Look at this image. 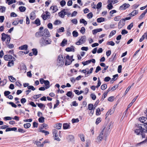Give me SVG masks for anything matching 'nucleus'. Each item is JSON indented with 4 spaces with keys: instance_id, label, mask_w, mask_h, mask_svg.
Returning a JSON list of instances; mask_svg holds the SVG:
<instances>
[{
    "instance_id": "1",
    "label": "nucleus",
    "mask_w": 147,
    "mask_h": 147,
    "mask_svg": "<svg viewBox=\"0 0 147 147\" xmlns=\"http://www.w3.org/2000/svg\"><path fill=\"white\" fill-rule=\"evenodd\" d=\"M134 132L137 135H141L142 138H144V132H147V126L143 124H136Z\"/></svg>"
},
{
    "instance_id": "2",
    "label": "nucleus",
    "mask_w": 147,
    "mask_h": 147,
    "mask_svg": "<svg viewBox=\"0 0 147 147\" xmlns=\"http://www.w3.org/2000/svg\"><path fill=\"white\" fill-rule=\"evenodd\" d=\"M51 42L50 39L43 37L40 40V43L41 45L43 46H45L48 44H50Z\"/></svg>"
},
{
    "instance_id": "3",
    "label": "nucleus",
    "mask_w": 147,
    "mask_h": 147,
    "mask_svg": "<svg viewBox=\"0 0 147 147\" xmlns=\"http://www.w3.org/2000/svg\"><path fill=\"white\" fill-rule=\"evenodd\" d=\"M86 40V37L85 36H81L80 40L76 44V45H79L84 43Z\"/></svg>"
},
{
    "instance_id": "4",
    "label": "nucleus",
    "mask_w": 147,
    "mask_h": 147,
    "mask_svg": "<svg viewBox=\"0 0 147 147\" xmlns=\"http://www.w3.org/2000/svg\"><path fill=\"white\" fill-rule=\"evenodd\" d=\"M63 60V59L62 55H59L58 57L57 60V65L59 66L63 65L64 64Z\"/></svg>"
},
{
    "instance_id": "5",
    "label": "nucleus",
    "mask_w": 147,
    "mask_h": 147,
    "mask_svg": "<svg viewBox=\"0 0 147 147\" xmlns=\"http://www.w3.org/2000/svg\"><path fill=\"white\" fill-rule=\"evenodd\" d=\"M14 58L12 55H10L7 54L4 55L3 57L5 61H10L11 59Z\"/></svg>"
},
{
    "instance_id": "6",
    "label": "nucleus",
    "mask_w": 147,
    "mask_h": 147,
    "mask_svg": "<svg viewBox=\"0 0 147 147\" xmlns=\"http://www.w3.org/2000/svg\"><path fill=\"white\" fill-rule=\"evenodd\" d=\"M46 14H42L41 17L44 20H46L47 18H49L50 16V13L48 11H46L45 12Z\"/></svg>"
},
{
    "instance_id": "7",
    "label": "nucleus",
    "mask_w": 147,
    "mask_h": 147,
    "mask_svg": "<svg viewBox=\"0 0 147 147\" xmlns=\"http://www.w3.org/2000/svg\"><path fill=\"white\" fill-rule=\"evenodd\" d=\"M125 24L124 20L122 19L120 20L118 23V28L120 29L122 28Z\"/></svg>"
},
{
    "instance_id": "8",
    "label": "nucleus",
    "mask_w": 147,
    "mask_h": 147,
    "mask_svg": "<svg viewBox=\"0 0 147 147\" xmlns=\"http://www.w3.org/2000/svg\"><path fill=\"white\" fill-rule=\"evenodd\" d=\"M16 59L15 58H13V59H11L10 61H9L7 65V66L9 67H10L13 66L14 65V61H15Z\"/></svg>"
},
{
    "instance_id": "9",
    "label": "nucleus",
    "mask_w": 147,
    "mask_h": 147,
    "mask_svg": "<svg viewBox=\"0 0 147 147\" xmlns=\"http://www.w3.org/2000/svg\"><path fill=\"white\" fill-rule=\"evenodd\" d=\"M129 6L130 5L129 4L125 3L120 6V9H125Z\"/></svg>"
},
{
    "instance_id": "10",
    "label": "nucleus",
    "mask_w": 147,
    "mask_h": 147,
    "mask_svg": "<svg viewBox=\"0 0 147 147\" xmlns=\"http://www.w3.org/2000/svg\"><path fill=\"white\" fill-rule=\"evenodd\" d=\"M2 36L1 38L2 41L4 42L6 40V39L8 38L9 35L7 34H5L4 33H3L1 34Z\"/></svg>"
},
{
    "instance_id": "11",
    "label": "nucleus",
    "mask_w": 147,
    "mask_h": 147,
    "mask_svg": "<svg viewBox=\"0 0 147 147\" xmlns=\"http://www.w3.org/2000/svg\"><path fill=\"white\" fill-rule=\"evenodd\" d=\"M65 9H64L58 13L59 16L61 18H63L65 15L67 14L66 12H65Z\"/></svg>"
},
{
    "instance_id": "12",
    "label": "nucleus",
    "mask_w": 147,
    "mask_h": 147,
    "mask_svg": "<svg viewBox=\"0 0 147 147\" xmlns=\"http://www.w3.org/2000/svg\"><path fill=\"white\" fill-rule=\"evenodd\" d=\"M65 51L67 52L73 51L74 52V47L73 46H71L70 47L67 48L65 49Z\"/></svg>"
},
{
    "instance_id": "13",
    "label": "nucleus",
    "mask_w": 147,
    "mask_h": 147,
    "mask_svg": "<svg viewBox=\"0 0 147 147\" xmlns=\"http://www.w3.org/2000/svg\"><path fill=\"white\" fill-rule=\"evenodd\" d=\"M44 35V33L43 32H38L35 34V36L36 37H38Z\"/></svg>"
},
{
    "instance_id": "14",
    "label": "nucleus",
    "mask_w": 147,
    "mask_h": 147,
    "mask_svg": "<svg viewBox=\"0 0 147 147\" xmlns=\"http://www.w3.org/2000/svg\"><path fill=\"white\" fill-rule=\"evenodd\" d=\"M103 131H102L100 133L99 136L98 137L97 139L100 142L103 139Z\"/></svg>"
},
{
    "instance_id": "15",
    "label": "nucleus",
    "mask_w": 147,
    "mask_h": 147,
    "mask_svg": "<svg viewBox=\"0 0 147 147\" xmlns=\"http://www.w3.org/2000/svg\"><path fill=\"white\" fill-rule=\"evenodd\" d=\"M44 84L45 85L46 87H45V88L46 89L49 88L50 87V86L49 85L50 84V82L48 80H45L44 81Z\"/></svg>"
},
{
    "instance_id": "16",
    "label": "nucleus",
    "mask_w": 147,
    "mask_h": 147,
    "mask_svg": "<svg viewBox=\"0 0 147 147\" xmlns=\"http://www.w3.org/2000/svg\"><path fill=\"white\" fill-rule=\"evenodd\" d=\"M44 35L47 37H49V31L48 29L47 28H45L44 30Z\"/></svg>"
},
{
    "instance_id": "17",
    "label": "nucleus",
    "mask_w": 147,
    "mask_h": 147,
    "mask_svg": "<svg viewBox=\"0 0 147 147\" xmlns=\"http://www.w3.org/2000/svg\"><path fill=\"white\" fill-rule=\"evenodd\" d=\"M50 9L53 10V13H55L58 10V9L57 8L56 6H51L50 8Z\"/></svg>"
},
{
    "instance_id": "18",
    "label": "nucleus",
    "mask_w": 147,
    "mask_h": 147,
    "mask_svg": "<svg viewBox=\"0 0 147 147\" xmlns=\"http://www.w3.org/2000/svg\"><path fill=\"white\" fill-rule=\"evenodd\" d=\"M138 10H134L132 12L129 14V15L131 16H134L138 13Z\"/></svg>"
},
{
    "instance_id": "19",
    "label": "nucleus",
    "mask_w": 147,
    "mask_h": 147,
    "mask_svg": "<svg viewBox=\"0 0 147 147\" xmlns=\"http://www.w3.org/2000/svg\"><path fill=\"white\" fill-rule=\"evenodd\" d=\"M28 47V46L26 45H23L19 47V49H20L21 50H26L27 49Z\"/></svg>"
},
{
    "instance_id": "20",
    "label": "nucleus",
    "mask_w": 147,
    "mask_h": 147,
    "mask_svg": "<svg viewBox=\"0 0 147 147\" xmlns=\"http://www.w3.org/2000/svg\"><path fill=\"white\" fill-rule=\"evenodd\" d=\"M102 31V28L95 29L92 31L93 34H96L98 32H100Z\"/></svg>"
},
{
    "instance_id": "21",
    "label": "nucleus",
    "mask_w": 147,
    "mask_h": 147,
    "mask_svg": "<svg viewBox=\"0 0 147 147\" xmlns=\"http://www.w3.org/2000/svg\"><path fill=\"white\" fill-rule=\"evenodd\" d=\"M67 40L65 39H64L61 43V46L62 47H64L65 45L67 44Z\"/></svg>"
},
{
    "instance_id": "22",
    "label": "nucleus",
    "mask_w": 147,
    "mask_h": 147,
    "mask_svg": "<svg viewBox=\"0 0 147 147\" xmlns=\"http://www.w3.org/2000/svg\"><path fill=\"white\" fill-rule=\"evenodd\" d=\"M33 23L36 24L37 26L40 25V21L39 19L37 18Z\"/></svg>"
},
{
    "instance_id": "23",
    "label": "nucleus",
    "mask_w": 147,
    "mask_h": 147,
    "mask_svg": "<svg viewBox=\"0 0 147 147\" xmlns=\"http://www.w3.org/2000/svg\"><path fill=\"white\" fill-rule=\"evenodd\" d=\"M19 9L20 10V11L21 12H24L26 9V8L24 6H20L19 7Z\"/></svg>"
},
{
    "instance_id": "24",
    "label": "nucleus",
    "mask_w": 147,
    "mask_h": 147,
    "mask_svg": "<svg viewBox=\"0 0 147 147\" xmlns=\"http://www.w3.org/2000/svg\"><path fill=\"white\" fill-rule=\"evenodd\" d=\"M70 125L67 123H65L63 124V127L64 129H67L69 128Z\"/></svg>"
},
{
    "instance_id": "25",
    "label": "nucleus",
    "mask_w": 147,
    "mask_h": 147,
    "mask_svg": "<svg viewBox=\"0 0 147 147\" xmlns=\"http://www.w3.org/2000/svg\"><path fill=\"white\" fill-rule=\"evenodd\" d=\"M42 129H43V128H40V131L45 134V135H47L49 134V132H48L47 131H45L44 130H42Z\"/></svg>"
},
{
    "instance_id": "26",
    "label": "nucleus",
    "mask_w": 147,
    "mask_h": 147,
    "mask_svg": "<svg viewBox=\"0 0 147 147\" xmlns=\"http://www.w3.org/2000/svg\"><path fill=\"white\" fill-rule=\"evenodd\" d=\"M45 118L43 117H41L38 118V121L40 123H43L45 121Z\"/></svg>"
},
{
    "instance_id": "27",
    "label": "nucleus",
    "mask_w": 147,
    "mask_h": 147,
    "mask_svg": "<svg viewBox=\"0 0 147 147\" xmlns=\"http://www.w3.org/2000/svg\"><path fill=\"white\" fill-rule=\"evenodd\" d=\"M80 22L81 23H83L85 26L87 24V22L84 19H82L80 20Z\"/></svg>"
},
{
    "instance_id": "28",
    "label": "nucleus",
    "mask_w": 147,
    "mask_h": 147,
    "mask_svg": "<svg viewBox=\"0 0 147 147\" xmlns=\"http://www.w3.org/2000/svg\"><path fill=\"white\" fill-rule=\"evenodd\" d=\"M105 19L102 18H98L97 20V22L98 23H100L105 21Z\"/></svg>"
},
{
    "instance_id": "29",
    "label": "nucleus",
    "mask_w": 147,
    "mask_h": 147,
    "mask_svg": "<svg viewBox=\"0 0 147 147\" xmlns=\"http://www.w3.org/2000/svg\"><path fill=\"white\" fill-rule=\"evenodd\" d=\"M88 109L90 110H92L93 109V105L92 104H89L88 106Z\"/></svg>"
},
{
    "instance_id": "30",
    "label": "nucleus",
    "mask_w": 147,
    "mask_h": 147,
    "mask_svg": "<svg viewBox=\"0 0 147 147\" xmlns=\"http://www.w3.org/2000/svg\"><path fill=\"white\" fill-rule=\"evenodd\" d=\"M73 57V55H72V56H71V62H69V63H68V62L67 61H66L65 62V65H69L71 63H72V61H74V59H73L72 58Z\"/></svg>"
},
{
    "instance_id": "31",
    "label": "nucleus",
    "mask_w": 147,
    "mask_h": 147,
    "mask_svg": "<svg viewBox=\"0 0 147 147\" xmlns=\"http://www.w3.org/2000/svg\"><path fill=\"white\" fill-rule=\"evenodd\" d=\"M107 85L106 84H102L101 86V89L102 90H104L107 88Z\"/></svg>"
},
{
    "instance_id": "32",
    "label": "nucleus",
    "mask_w": 147,
    "mask_h": 147,
    "mask_svg": "<svg viewBox=\"0 0 147 147\" xmlns=\"http://www.w3.org/2000/svg\"><path fill=\"white\" fill-rule=\"evenodd\" d=\"M34 13L33 12H32L30 14V18L32 20H34Z\"/></svg>"
},
{
    "instance_id": "33",
    "label": "nucleus",
    "mask_w": 147,
    "mask_h": 147,
    "mask_svg": "<svg viewBox=\"0 0 147 147\" xmlns=\"http://www.w3.org/2000/svg\"><path fill=\"white\" fill-rule=\"evenodd\" d=\"M72 34L73 36L75 37H77L78 35V32L75 31L73 32Z\"/></svg>"
},
{
    "instance_id": "34",
    "label": "nucleus",
    "mask_w": 147,
    "mask_h": 147,
    "mask_svg": "<svg viewBox=\"0 0 147 147\" xmlns=\"http://www.w3.org/2000/svg\"><path fill=\"white\" fill-rule=\"evenodd\" d=\"M86 31V29L84 27H82L81 28L80 30V32L82 34H84L85 33Z\"/></svg>"
},
{
    "instance_id": "35",
    "label": "nucleus",
    "mask_w": 147,
    "mask_h": 147,
    "mask_svg": "<svg viewBox=\"0 0 147 147\" xmlns=\"http://www.w3.org/2000/svg\"><path fill=\"white\" fill-rule=\"evenodd\" d=\"M62 124L61 123L57 124L56 126V128L57 129H59L61 128Z\"/></svg>"
},
{
    "instance_id": "36",
    "label": "nucleus",
    "mask_w": 147,
    "mask_h": 147,
    "mask_svg": "<svg viewBox=\"0 0 147 147\" xmlns=\"http://www.w3.org/2000/svg\"><path fill=\"white\" fill-rule=\"evenodd\" d=\"M145 118H147L144 117H140L139 119V120L140 122L142 123H144V121L145 120V119H144Z\"/></svg>"
},
{
    "instance_id": "37",
    "label": "nucleus",
    "mask_w": 147,
    "mask_h": 147,
    "mask_svg": "<svg viewBox=\"0 0 147 147\" xmlns=\"http://www.w3.org/2000/svg\"><path fill=\"white\" fill-rule=\"evenodd\" d=\"M31 125V124L29 123H26L24 125V127L25 128H29Z\"/></svg>"
},
{
    "instance_id": "38",
    "label": "nucleus",
    "mask_w": 147,
    "mask_h": 147,
    "mask_svg": "<svg viewBox=\"0 0 147 147\" xmlns=\"http://www.w3.org/2000/svg\"><path fill=\"white\" fill-rule=\"evenodd\" d=\"M6 8L4 7L0 6V11L2 13L4 12Z\"/></svg>"
},
{
    "instance_id": "39",
    "label": "nucleus",
    "mask_w": 147,
    "mask_h": 147,
    "mask_svg": "<svg viewBox=\"0 0 147 147\" xmlns=\"http://www.w3.org/2000/svg\"><path fill=\"white\" fill-rule=\"evenodd\" d=\"M32 50L33 51V53L34 55H37L38 51L36 49L34 48L32 49Z\"/></svg>"
},
{
    "instance_id": "40",
    "label": "nucleus",
    "mask_w": 147,
    "mask_h": 147,
    "mask_svg": "<svg viewBox=\"0 0 147 147\" xmlns=\"http://www.w3.org/2000/svg\"><path fill=\"white\" fill-rule=\"evenodd\" d=\"M64 31V28L63 27H61L60 28L59 30H57V32H63Z\"/></svg>"
},
{
    "instance_id": "41",
    "label": "nucleus",
    "mask_w": 147,
    "mask_h": 147,
    "mask_svg": "<svg viewBox=\"0 0 147 147\" xmlns=\"http://www.w3.org/2000/svg\"><path fill=\"white\" fill-rule=\"evenodd\" d=\"M90 63V60H89L86 61L82 62V63L84 65V66Z\"/></svg>"
},
{
    "instance_id": "42",
    "label": "nucleus",
    "mask_w": 147,
    "mask_h": 147,
    "mask_svg": "<svg viewBox=\"0 0 147 147\" xmlns=\"http://www.w3.org/2000/svg\"><path fill=\"white\" fill-rule=\"evenodd\" d=\"M116 32L115 30H113L110 33V34L109 36V37H110L111 36H112L113 35H114Z\"/></svg>"
},
{
    "instance_id": "43",
    "label": "nucleus",
    "mask_w": 147,
    "mask_h": 147,
    "mask_svg": "<svg viewBox=\"0 0 147 147\" xmlns=\"http://www.w3.org/2000/svg\"><path fill=\"white\" fill-rule=\"evenodd\" d=\"M113 8V6L112 4H109L107 6V8L109 10L112 9Z\"/></svg>"
},
{
    "instance_id": "44",
    "label": "nucleus",
    "mask_w": 147,
    "mask_h": 147,
    "mask_svg": "<svg viewBox=\"0 0 147 147\" xmlns=\"http://www.w3.org/2000/svg\"><path fill=\"white\" fill-rule=\"evenodd\" d=\"M79 135L81 141L82 142L84 141L85 139L84 135L83 134H80Z\"/></svg>"
},
{
    "instance_id": "45",
    "label": "nucleus",
    "mask_w": 147,
    "mask_h": 147,
    "mask_svg": "<svg viewBox=\"0 0 147 147\" xmlns=\"http://www.w3.org/2000/svg\"><path fill=\"white\" fill-rule=\"evenodd\" d=\"M147 33H145L144 34L142 35L141 38L139 40V41L140 42H142L145 38V35Z\"/></svg>"
},
{
    "instance_id": "46",
    "label": "nucleus",
    "mask_w": 147,
    "mask_h": 147,
    "mask_svg": "<svg viewBox=\"0 0 147 147\" xmlns=\"http://www.w3.org/2000/svg\"><path fill=\"white\" fill-rule=\"evenodd\" d=\"M87 18L88 19H90L93 17V14L92 12H90L87 14Z\"/></svg>"
},
{
    "instance_id": "47",
    "label": "nucleus",
    "mask_w": 147,
    "mask_h": 147,
    "mask_svg": "<svg viewBox=\"0 0 147 147\" xmlns=\"http://www.w3.org/2000/svg\"><path fill=\"white\" fill-rule=\"evenodd\" d=\"M7 103L11 105L12 107L14 108H16L17 107V105L13 102H8Z\"/></svg>"
},
{
    "instance_id": "48",
    "label": "nucleus",
    "mask_w": 147,
    "mask_h": 147,
    "mask_svg": "<svg viewBox=\"0 0 147 147\" xmlns=\"http://www.w3.org/2000/svg\"><path fill=\"white\" fill-rule=\"evenodd\" d=\"M29 90L31 89L33 91H34L35 90V88L32 86H29L27 87Z\"/></svg>"
},
{
    "instance_id": "49",
    "label": "nucleus",
    "mask_w": 147,
    "mask_h": 147,
    "mask_svg": "<svg viewBox=\"0 0 147 147\" xmlns=\"http://www.w3.org/2000/svg\"><path fill=\"white\" fill-rule=\"evenodd\" d=\"M107 44L108 45H111L112 46H113L115 45V43L112 41L108 42Z\"/></svg>"
},
{
    "instance_id": "50",
    "label": "nucleus",
    "mask_w": 147,
    "mask_h": 147,
    "mask_svg": "<svg viewBox=\"0 0 147 147\" xmlns=\"http://www.w3.org/2000/svg\"><path fill=\"white\" fill-rule=\"evenodd\" d=\"M79 120L78 119H72L71 121L73 123H78L79 121Z\"/></svg>"
},
{
    "instance_id": "51",
    "label": "nucleus",
    "mask_w": 147,
    "mask_h": 147,
    "mask_svg": "<svg viewBox=\"0 0 147 147\" xmlns=\"http://www.w3.org/2000/svg\"><path fill=\"white\" fill-rule=\"evenodd\" d=\"M66 4L65 1L64 0L61 1L60 2V4L62 7L64 6Z\"/></svg>"
},
{
    "instance_id": "52",
    "label": "nucleus",
    "mask_w": 147,
    "mask_h": 147,
    "mask_svg": "<svg viewBox=\"0 0 147 147\" xmlns=\"http://www.w3.org/2000/svg\"><path fill=\"white\" fill-rule=\"evenodd\" d=\"M54 136V139L55 140H57V141H60L61 140L58 137V135H53Z\"/></svg>"
},
{
    "instance_id": "53",
    "label": "nucleus",
    "mask_w": 147,
    "mask_h": 147,
    "mask_svg": "<svg viewBox=\"0 0 147 147\" xmlns=\"http://www.w3.org/2000/svg\"><path fill=\"white\" fill-rule=\"evenodd\" d=\"M47 27L49 28L51 30L53 28V25L52 23H49L47 24Z\"/></svg>"
},
{
    "instance_id": "54",
    "label": "nucleus",
    "mask_w": 147,
    "mask_h": 147,
    "mask_svg": "<svg viewBox=\"0 0 147 147\" xmlns=\"http://www.w3.org/2000/svg\"><path fill=\"white\" fill-rule=\"evenodd\" d=\"M100 109L99 108H98L96 110V115H98L100 114Z\"/></svg>"
},
{
    "instance_id": "55",
    "label": "nucleus",
    "mask_w": 147,
    "mask_h": 147,
    "mask_svg": "<svg viewBox=\"0 0 147 147\" xmlns=\"http://www.w3.org/2000/svg\"><path fill=\"white\" fill-rule=\"evenodd\" d=\"M102 6V3L101 2H99L97 5L96 8L98 9Z\"/></svg>"
},
{
    "instance_id": "56",
    "label": "nucleus",
    "mask_w": 147,
    "mask_h": 147,
    "mask_svg": "<svg viewBox=\"0 0 147 147\" xmlns=\"http://www.w3.org/2000/svg\"><path fill=\"white\" fill-rule=\"evenodd\" d=\"M72 92L71 91H68L66 94V95L67 96L69 97H71L72 96Z\"/></svg>"
},
{
    "instance_id": "57",
    "label": "nucleus",
    "mask_w": 147,
    "mask_h": 147,
    "mask_svg": "<svg viewBox=\"0 0 147 147\" xmlns=\"http://www.w3.org/2000/svg\"><path fill=\"white\" fill-rule=\"evenodd\" d=\"M101 121V119L100 117L97 118L96 121V125L98 124Z\"/></svg>"
},
{
    "instance_id": "58",
    "label": "nucleus",
    "mask_w": 147,
    "mask_h": 147,
    "mask_svg": "<svg viewBox=\"0 0 147 147\" xmlns=\"http://www.w3.org/2000/svg\"><path fill=\"white\" fill-rule=\"evenodd\" d=\"M133 26V23H131L127 27V29L129 30L131 29V28Z\"/></svg>"
},
{
    "instance_id": "59",
    "label": "nucleus",
    "mask_w": 147,
    "mask_h": 147,
    "mask_svg": "<svg viewBox=\"0 0 147 147\" xmlns=\"http://www.w3.org/2000/svg\"><path fill=\"white\" fill-rule=\"evenodd\" d=\"M56 104H55L54 105V107L53 108L55 109V108L56 107H57L58 105H59V100H56Z\"/></svg>"
},
{
    "instance_id": "60",
    "label": "nucleus",
    "mask_w": 147,
    "mask_h": 147,
    "mask_svg": "<svg viewBox=\"0 0 147 147\" xmlns=\"http://www.w3.org/2000/svg\"><path fill=\"white\" fill-rule=\"evenodd\" d=\"M71 22L75 24H76L78 23V21L76 19H74L71 20Z\"/></svg>"
},
{
    "instance_id": "61",
    "label": "nucleus",
    "mask_w": 147,
    "mask_h": 147,
    "mask_svg": "<svg viewBox=\"0 0 147 147\" xmlns=\"http://www.w3.org/2000/svg\"><path fill=\"white\" fill-rule=\"evenodd\" d=\"M1 82H2L1 84V85L3 86L7 82V80L6 79H4L3 81H2Z\"/></svg>"
},
{
    "instance_id": "62",
    "label": "nucleus",
    "mask_w": 147,
    "mask_h": 147,
    "mask_svg": "<svg viewBox=\"0 0 147 147\" xmlns=\"http://www.w3.org/2000/svg\"><path fill=\"white\" fill-rule=\"evenodd\" d=\"M16 2V0H11V1H9V2L8 3V5H10L13 3H15Z\"/></svg>"
},
{
    "instance_id": "63",
    "label": "nucleus",
    "mask_w": 147,
    "mask_h": 147,
    "mask_svg": "<svg viewBox=\"0 0 147 147\" xmlns=\"http://www.w3.org/2000/svg\"><path fill=\"white\" fill-rule=\"evenodd\" d=\"M91 96L92 98V99L93 100H95L96 99V96L94 94H92L91 95Z\"/></svg>"
},
{
    "instance_id": "64",
    "label": "nucleus",
    "mask_w": 147,
    "mask_h": 147,
    "mask_svg": "<svg viewBox=\"0 0 147 147\" xmlns=\"http://www.w3.org/2000/svg\"><path fill=\"white\" fill-rule=\"evenodd\" d=\"M20 101L23 104L26 102V100L25 98H23L21 99L20 100Z\"/></svg>"
}]
</instances>
